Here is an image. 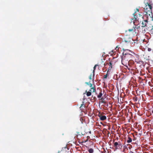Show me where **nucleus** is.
<instances>
[{"label": "nucleus", "mask_w": 153, "mask_h": 153, "mask_svg": "<svg viewBox=\"0 0 153 153\" xmlns=\"http://www.w3.org/2000/svg\"><path fill=\"white\" fill-rule=\"evenodd\" d=\"M142 25L141 27L143 33H145L148 31L149 27H147V24L148 22V20L146 19L145 20L142 21Z\"/></svg>", "instance_id": "nucleus-1"}, {"label": "nucleus", "mask_w": 153, "mask_h": 153, "mask_svg": "<svg viewBox=\"0 0 153 153\" xmlns=\"http://www.w3.org/2000/svg\"><path fill=\"white\" fill-rule=\"evenodd\" d=\"M145 6L144 8L145 10V12L147 14L150 15V13H152V7L150 4L147 3L145 4Z\"/></svg>", "instance_id": "nucleus-2"}, {"label": "nucleus", "mask_w": 153, "mask_h": 153, "mask_svg": "<svg viewBox=\"0 0 153 153\" xmlns=\"http://www.w3.org/2000/svg\"><path fill=\"white\" fill-rule=\"evenodd\" d=\"M136 12H135L134 13V18L136 21H137L138 22H139L140 23L143 20V15L139 13L137 15V14H136Z\"/></svg>", "instance_id": "nucleus-3"}, {"label": "nucleus", "mask_w": 153, "mask_h": 153, "mask_svg": "<svg viewBox=\"0 0 153 153\" xmlns=\"http://www.w3.org/2000/svg\"><path fill=\"white\" fill-rule=\"evenodd\" d=\"M115 62L113 60H111L109 62H105L104 64V66L105 68L108 67L107 66H109L108 70H111L112 68V65L115 64Z\"/></svg>", "instance_id": "nucleus-4"}, {"label": "nucleus", "mask_w": 153, "mask_h": 153, "mask_svg": "<svg viewBox=\"0 0 153 153\" xmlns=\"http://www.w3.org/2000/svg\"><path fill=\"white\" fill-rule=\"evenodd\" d=\"M114 147L117 150L122 148L123 145L120 142H115L114 144Z\"/></svg>", "instance_id": "nucleus-5"}, {"label": "nucleus", "mask_w": 153, "mask_h": 153, "mask_svg": "<svg viewBox=\"0 0 153 153\" xmlns=\"http://www.w3.org/2000/svg\"><path fill=\"white\" fill-rule=\"evenodd\" d=\"M129 60L126 58L124 56H123L122 58V63L125 66H127V64H128Z\"/></svg>", "instance_id": "nucleus-6"}, {"label": "nucleus", "mask_w": 153, "mask_h": 153, "mask_svg": "<svg viewBox=\"0 0 153 153\" xmlns=\"http://www.w3.org/2000/svg\"><path fill=\"white\" fill-rule=\"evenodd\" d=\"M134 55H136L134 52H132L124 56L129 60H131L134 59Z\"/></svg>", "instance_id": "nucleus-7"}, {"label": "nucleus", "mask_w": 153, "mask_h": 153, "mask_svg": "<svg viewBox=\"0 0 153 153\" xmlns=\"http://www.w3.org/2000/svg\"><path fill=\"white\" fill-rule=\"evenodd\" d=\"M124 41L126 43H129L131 42L133 40L131 37H130L129 35L126 34L124 38Z\"/></svg>", "instance_id": "nucleus-8"}, {"label": "nucleus", "mask_w": 153, "mask_h": 153, "mask_svg": "<svg viewBox=\"0 0 153 153\" xmlns=\"http://www.w3.org/2000/svg\"><path fill=\"white\" fill-rule=\"evenodd\" d=\"M104 114L103 113H101L100 112H99L98 114V116L100 117V119L101 120L104 121L106 119V116L103 115Z\"/></svg>", "instance_id": "nucleus-9"}, {"label": "nucleus", "mask_w": 153, "mask_h": 153, "mask_svg": "<svg viewBox=\"0 0 153 153\" xmlns=\"http://www.w3.org/2000/svg\"><path fill=\"white\" fill-rule=\"evenodd\" d=\"M123 56L126 55L127 54H128L132 52L131 51L128 49L125 50L124 49H123Z\"/></svg>", "instance_id": "nucleus-10"}, {"label": "nucleus", "mask_w": 153, "mask_h": 153, "mask_svg": "<svg viewBox=\"0 0 153 153\" xmlns=\"http://www.w3.org/2000/svg\"><path fill=\"white\" fill-rule=\"evenodd\" d=\"M135 27L134 28H132L131 29H129L128 30H126V34H127L128 33V32H129V35H130L131 33H132L135 31Z\"/></svg>", "instance_id": "nucleus-11"}, {"label": "nucleus", "mask_w": 153, "mask_h": 153, "mask_svg": "<svg viewBox=\"0 0 153 153\" xmlns=\"http://www.w3.org/2000/svg\"><path fill=\"white\" fill-rule=\"evenodd\" d=\"M85 105L84 104V102H82V104H81V105L80 107V109L82 111V110L84 109V108H85Z\"/></svg>", "instance_id": "nucleus-12"}, {"label": "nucleus", "mask_w": 153, "mask_h": 153, "mask_svg": "<svg viewBox=\"0 0 153 153\" xmlns=\"http://www.w3.org/2000/svg\"><path fill=\"white\" fill-rule=\"evenodd\" d=\"M96 90L95 88V87H91L90 90H89V91H90L91 92H95V91Z\"/></svg>", "instance_id": "nucleus-13"}, {"label": "nucleus", "mask_w": 153, "mask_h": 153, "mask_svg": "<svg viewBox=\"0 0 153 153\" xmlns=\"http://www.w3.org/2000/svg\"><path fill=\"white\" fill-rule=\"evenodd\" d=\"M85 83L87 85H89L90 87H92V84H91L90 83V81L89 82H85Z\"/></svg>", "instance_id": "nucleus-14"}, {"label": "nucleus", "mask_w": 153, "mask_h": 153, "mask_svg": "<svg viewBox=\"0 0 153 153\" xmlns=\"http://www.w3.org/2000/svg\"><path fill=\"white\" fill-rule=\"evenodd\" d=\"M132 141L131 138L129 137H128V140H127V142L128 143H130Z\"/></svg>", "instance_id": "nucleus-15"}, {"label": "nucleus", "mask_w": 153, "mask_h": 153, "mask_svg": "<svg viewBox=\"0 0 153 153\" xmlns=\"http://www.w3.org/2000/svg\"><path fill=\"white\" fill-rule=\"evenodd\" d=\"M86 95L87 96H89L91 95V93L90 91L87 92V91H86Z\"/></svg>", "instance_id": "nucleus-16"}, {"label": "nucleus", "mask_w": 153, "mask_h": 153, "mask_svg": "<svg viewBox=\"0 0 153 153\" xmlns=\"http://www.w3.org/2000/svg\"><path fill=\"white\" fill-rule=\"evenodd\" d=\"M88 151L90 153H93L94 152V150L93 149L90 148L88 149Z\"/></svg>", "instance_id": "nucleus-17"}, {"label": "nucleus", "mask_w": 153, "mask_h": 153, "mask_svg": "<svg viewBox=\"0 0 153 153\" xmlns=\"http://www.w3.org/2000/svg\"><path fill=\"white\" fill-rule=\"evenodd\" d=\"M101 102L102 103H105L106 102L105 101V99L104 98H102L101 99Z\"/></svg>", "instance_id": "nucleus-18"}, {"label": "nucleus", "mask_w": 153, "mask_h": 153, "mask_svg": "<svg viewBox=\"0 0 153 153\" xmlns=\"http://www.w3.org/2000/svg\"><path fill=\"white\" fill-rule=\"evenodd\" d=\"M102 93L101 92H100V94L99 95H98L97 97L98 98H100L102 96Z\"/></svg>", "instance_id": "nucleus-19"}, {"label": "nucleus", "mask_w": 153, "mask_h": 153, "mask_svg": "<svg viewBox=\"0 0 153 153\" xmlns=\"http://www.w3.org/2000/svg\"><path fill=\"white\" fill-rule=\"evenodd\" d=\"M80 121L81 122V123L82 124L83 122V118L82 117H81L80 119Z\"/></svg>", "instance_id": "nucleus-20"}, {"label": "nucleus", "mask_w": 153, "mask_h": 153, "mask_svg": "<svg viewBox=\"0 0 153 153\" xmlns=\"http://www.w3.org/2000/svg\"><path fill=\"white\" fill-rule=\"evenodd\" d=\"M104 79H106L107 78V77L108 74H106L105 75H104Z\"/></svg>", "instance_id": "nucleus-21"}, {"label": "nucleus", "mask_w": 153, "mask_h": 153, "mask_svg": "<svg viewBox=\"0 0 153 153\" xmlns=\"http://www.w3.org/2000/svg\"><path fill=\"white\" fill-rule=\"evenodd\" d=\"M92 74H91L89 76V79H92Z\"/></svg>", "instance_id": "nucleus-22"}, {"label": "nucleus", "mask_w": 153, "mask_h": 153, "mask_svg": "<svg viewBox=\"0 0 153 153\" xmlns=\"http://www.w3.org/2000/svg\"><path fill=\"white\" fill-rule=\"evenodd\" d=\"M95 70H93V76L94 77V72H95Z\"/></svg>", "instance_id": "nucleus-23"}, {"label": "nucleus", "mask_w": 153, "mask_h": 153, "mask_svg": "<svg viewBox=\"0 0 153 153\" xmlns=\"http://www.w3.org/2000/svg\"><path fill=\"white\" fill-rule=\"evenodd\" d=\"M97 66V65H95L94 67V70H95L96 69V67Z\"/></svg>", "instance_id": "nucleus-24"}, {"label": "nucleus", "mask_w": 153, "mask_h": 153, "mask_svg": "<svg viewBox=\"0 0 153 153\" xmlns=\"http://www.w3.org/2000/svg\"><path fill=\"white\" fill-rule=\"evenodd\" d=\"M148 51H151V48H148Z\"/></svg>", "instance_id": "nucleus-25"}, {"label": "nucleus", "mask_w": 153, "mask_h": 153, "mask_svg": "<svg viewBox=\"0 0 153 153\" xmlns=\"http://www.w3.org/2000/svg\"><path fill=\"white\" fill-rule=\"evenodd\" d=\"M140 26H139L137 27L136 26H135V28L136 27V28L137 29H138L139 28H140Z\"/></svg>", "instance_id": "nucleus-26"}, {"label": "nucleus", "mask_w": 153, "mask_h": 153, "mask_svg": "<svg viewBox=\"0 0 153 153\" xmlns=\"http://www.w3.org/2000/svg\"><path fill=\"white\" fill-rule=\"evenodd\" d=\"M136 10H137V12H138L139 11V9H136Z\"/></svg>", "instance_id": "nucleus-27"}, {"label": "nucleus", "mask_w": 153, "mask_h": 153, "mask_svg": "<svg viewBox=\"0 0 153 153\" xmlns=\"http://www.w3.org/2000/svg\"><path fill=\"white\" fill-rule=\"evenodd\" d=\"M152 114H153V110L152 111Z\"/></svg>", "instance_id": "nucleus-28"}, {"label": "nucleus", "mask_w": 153, "mask_h": 153, "mask_svg": "<svg viewBox=\"0 0 153 153\" xmlns=\"http://www.w3.org/2000/svg\"><path fill=\"white\" fill-rule=\"evenodd\" d=\"M94 79H93V81H94Z\"/></svg>", "instance_id": "nucleus-29"}, {"label": "nucleus", "mask_w": 153, "mask_h": 153, "mask_svg": "<svg viewBox=\"0 0 153 153\" xmlns=\"http://www.w3.org/2000/svg\"><path fill=\"white\" fill-rule=\"evenodd\" d=\"M152 30H153V29H152Z\"/></svg>", "instance_id": "nucleus-30"}, {"label": "nucleus", "mask_w": 153, "mask_h": 153, "mask_svg": "<svg viewBox=\"0 0 153 153\" xmlns=\"http://www.w3.org/2000/svg\"><path fill=\"white\" fill-rule=\"evenodd\" d=\"M152 107H153V106Z\"/></svg>", "instance_id": "nucleus-31"}]
</instances>
